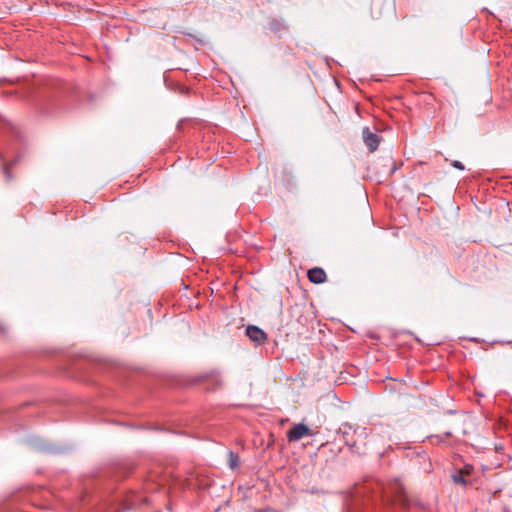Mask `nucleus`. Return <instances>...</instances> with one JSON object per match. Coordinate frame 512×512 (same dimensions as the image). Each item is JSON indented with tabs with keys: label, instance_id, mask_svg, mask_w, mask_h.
I'll return each mask as SVG.
<instances>
[{
	"label": "nucleus",
	"instance_id": "8",
	"mask_svg": "<svg viewBox=\"0 0 512 512\" xmlns=\"http://www.w3.org/2000/svg\"><path fill=\"white\" fill-rule=\"evenodd\" d=\"M268 28L270 31L278 35H281L287 30L286 24L282 20L275 18L269 21Z\"/></svg>",
	"mask_w": 512,
	"mask_h": 512
},
{
	"label": "nucleus",
	"instance_id": "17",
	"mask_svg": "<svg viewBox=\"0 0 512 512\" xmlns=\"http://www.w3.org/2000/svg\"><path fill=\"white\" fill-rule=\"evenodd\" d=\"M445 436H446V437H450V436H451V433H450V432H446V433H445Z\"/></svg>",
	"mask_w": 512,
	"mask_h": 512
},
{
	"label": "nucleus",
	"instance_id": "14",
	"mask_svg": "<svg viewBox=\"0 0 512 512\" xmlns=\"http://www.w3.org/2000/svg\"><path fill=\"white\" fill-rule=\"evenodd\" d=\"M365 429H361L360 432H359V435H365Z\"/></svg>",
	"mask_w": 512,
	"mask_h": 512
},
{
	"label": "nucleus",
	"instance_id": "3",
	"mask_svg": "<svg viewBox=\"0 0 512 512\" xmlns=\"http://www.w3.org/2000/svg\"><path fill=\"white\" fill-rule=\"evenodd\" d=\"M392 502L394 505H398L403 509L410 507V500L401 485L396 486Z\"/></svg>",
	"mask_w": 512,
	"mask_h": 512
},
{
	"label": "nucleus",
	"instance_id": "16",
	"mask_svg": "<svg viewBox=\"0 0 512 512\" xmlns=\"http://www.w3.org/2000/svg\"><path fill=\"white\" fill-rule=\"evenodd\" d=\"M372 17H373V18H378L379 16H378V15H376V14L372 11Z\"/></svg>",
	"mask_w": 512,
	"mask_h": 512
},
{
	"label": "nucleus",
	"instance_id": "4",
	"mask_svg": "<svg viewBox=\"0 0 512 512\" xmlns=\"http://www.w3.org/2000/svg\"><path fill=\"white\" fill-rule=\"evenodd\" d=\"M246 335L256 344H263L267 339L266 333L254 325H249L246 328Z\"/></svg>",
	"mask_w": 512,
	"mask_h": 512
},
{
	"label": "nucleus",
	"instance_id": "13",
	"mask_svg": "<svg viewBox=\"0 0 512 512\" xmlns=\"http://www.w3.org/2000/svg\"><path fill=\"white\" fill-rule=\"evenodd\" d=\"M4 173L6 174L7 179L11 180V173L8 166H4Z\"/></svg>",
	"mask_w": 512,
	"mask_h": 512
},
{
	"label": "nucleus",
	"instance_id": "6",
	"mask_svg": "<svg viewBox=\"0 0 512 512\" xmlns=\"http://www.w3.org/2000/svg\"><path fill=\"white\" fill-rule=\"evenodd\" d=\"M307 277L314 284H321L326 281V273L322 268L314 267L308 270Z\"/></svg>",
	"mask_w": 512,
	"mask_h": 512
},
{
	"label": "nucleus",
	"instance_id": "18",
	"mask_svg": "<svg viewBox=\"0 0 512 512\" xmlns=\"http://www.w3.org/2000/svg\"><path fill=\"white\" fill-rule=\"evenodd\" d=\"M433 438H436L438 441H440V437L439 436H434Z\"/></svg>",
	"mask_w": 512,
	"mask_h": 512
},
{
	"label": "nucleus",
	"instance_id": "2",
	"mask_svg": "<svg viewBox=\"0 0 512 512\" xmlns=\"http://www.w3.org/2000/svg\"><path fill=\"white\" fill-rule=\"evenodd\" d=\"M363 141L370 152H374L378 149L381 138L376 133H373L368 127H364L362 130Z\"/></svg>",
	"mask_w": 512,
	"mask_h": 512
},
{
	"label": "nucleus",
	"instance_id": "11",
	"mask_svg": "<svg viewBox=\"0 0 512 512\" xmlns=\"http://www.w3.org/2000/svg\"><path fill=\"white\" fill-rule=\"evenodd\" d=\"M451 165L454 168L458 169V170H464L465 169L464 165L460 161H458V160L452 161Z\"/></svg>",
	"mask_w": 512,
	"mask_h": 512
},
{
	"label": "nucleus",
	"instance_id": "5",
	"mask_svg": "<svg viewBox=\"0 0 512 512\" xmlns=\"http://www.w3.org/2000/svg\"><path fill=\"white\" fill-rule=\"evenodd\" d=\"M201 380L207 382L208 389L215 390L222 385V377L219 372L212 371L201 376Z\"/></svg>",
	"mask_w": 512,
	"mask_h": 512
},
{
	"label": "nucleus",
	"instance_id": "7",
	"mask_svg": "<svg viewBox=\"0 0 512 512\" xmlns=\"http://www.w3.org/2000/svg\"><path fill=\"white\" fill-rule=\"evenodd\" d=\"M343 437L345 439V443L347 446L354 448L356 447L357 441L354 439V435L357 434V430L353 429L351 426H344Z\"/></svg>",
	"mask_w": 512,
	"mask_h": 512
},
{
	"label": "nucleus",
	"instance_id": "1",
	"mask_svg": "<svg viewBox=\"0 0 512 512\" xmlns=\"http://www.w3.org/2000/svg\"><path fill=\"white\" fill-rule=\"evenodd\" d=\"M317 433V431H312L305 424L298 423L287 431V439L289 442H296L305 436H314Z\"/></svg>",
	"mask_w": 512,
	"mask_h": 512
},
{
	"label": "nucleus",
	"instance_id": "12",
	"mask_svg": "<svg viewBox=\"0 0 512 512\" xmlns=\"http://www.w3.org/2000/svg\"><path fill=\"white\" fill-rule=\"evenodd\" d=\"M389 162L391 163L390 175H392L398 169V166L392 158H389Z\"/></svg>",
	"mask_w": 512,
	"mask_h": 512
},
{
	"label": "nucleus",
	"instance_id": "9",
	"mask_svg": "<svg viewBox=\"0 0 512 512\" xmlns=\"http://www.w3.org/2000/svg\"><path fill=\"white\" fill-rule=\"evenodd\" d=\"M228 456H229V461H228L229 467L233 470L237 469L239 467V462H240L239 456L236 453H234L232 450H229Z\"/></svg>",
	"mask_w": 512,
	"mask_h": 512
},
{
	"label": "nucleus",
	"instance_id": "10",
	"mask_svg": "<svg viewBox=\"0 0 512 512\" xmlns=\"http://www.w3.org/2000/svg\"><path fill=\"white\" fill-rule=\"evenodd\" d=\"M452 479H453L454 483H456V484H461V485L467 484V481H466L465 477L463 476L462 470H460L456 474H453Z\"/></svg>",
	"mask_w": 512,
	"mask_h": 512
},
{
	"label": "nucleus",
	"instance_id": "15",
	"mask_svg": "<svg viewBox=\"0 0 512 512\" xmlns=\"http://www.w3.org/2000/svg\"><path fill=\"white\" fill-rule=\"evenodd\" d=\"M466 474H469L470 473V469L468 467H466L465 471H464Z\"/></svg>",
	"mask_w": 512,
	"mask_h": 512
}]
</instances>
